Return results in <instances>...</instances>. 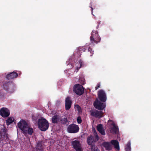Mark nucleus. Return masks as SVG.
<instances>
[{
	"mask_svg": "<svg viewBox=\"0 0 151 151\" xmlns=\"http://www.w3.org/2000/svg\"><path fill=\"white\" fill-rule=\"evenodd\" d=\"M77 120L78 124H81V123L82 120L80 116H79L77 117Z\"/></svg>",
	"mask_w": 151,
	"mask_h": 151,
	"instance_id": "nucleus-27",
	"label": "nucleus"
},
{
	"mask_svg": "<svg viewBox=\"0 0 151 151\" xmlns=\"http://www.w3.org/2000/svg\"><path fill=\"white\" fill-rule=\"evenodd\" d=\"M103 103L100 101L96 98L93 103V105L96 109L99 110H103L106 106L105 104Z\"/></svg>",
	"mask_w": 151,
	"mask_h": 151,
	"instance_id": "nucleus-6",
	"label": "nucleus"
},
{
	"mask_svg": "<svg viewBox=\"0 0 151 151\" xmlns=\"http://www.w3.org/2000/svg\"><path fill=\"white\" fill-rule=\"evenodd\" d=\"M35 149L36 151H43V149L42 141L38 142Z\"/></svg>",
	"mask_w": 151,
	"mask_h": 151,
	"instance_id": "nucleus-15",
	"label": "nucleus"
},
{
	"mask_svg": "<svg viewBox=\"0 0 151 151\" xmlns=\"http://www.w3.org/2000/svg\"><path fill=\"white\" fill-rule=\"evenodd\" d=\"M96 141V140L94 139L93 137L91 135L88 136L87 138V143L89 145H91V147L93 146H92V143L95 142Z\"/></svg>",
	"mask_w": 151,
	"mask_h": 151,
	"instance_id": "nucleus-14",
	"label": "nucleus"
},
{
	"mask_svg": "<svg viewBox=\"0 0 151 151\" xmlns=\"http://www.w3.org/2000/svg\"><path fill=\"white\" fill-rule=\"evenodd\" d=\"M111 143L114 146V148L118 150L119 149V143L118 141L116 140H112L111 142Z\"/></svg>",
	"mask_w": 151,
	"mask_h": 151,
	"instance_id": "nucleus-18",
	"label": "nucleus"
},
{
	"mask_svg": "<svg viewBox=\"0 0 151 151\" xmlns=\"http://www.w3.org/2000/svg\"><path fill=\"white\" fill-rule=\"evenodd\" d=\"M79 64H80V66L78 67H78H77V72L78 71V70L79 69H80L82 65H83V61L82 60H79Z\"/></svg>",
	"mask_w": 151,
	"mask_h": 151,
	"instance_id": "nucleus-26",
	"label": "nucleus"
},
{
	"mask_svg": "<svg viewBox=\"0 0 151 151\" xmlns=\"http://www.w3.org/2000/svg\"><path fill=\"white\" fill-rule=\"evenodd\" d=\"M130 143V142H128L126 145L125 148L126 151H131Z\"/></svg>",
	"mask_w": 151,
	"mask_h": 151,
	"instance_id": "nucleus-25",
	"label": "nucleus"
},
{
	"mask_svg": "<svg viewBox=\"0 0 151 151\" xmlns=\"http://www.w3.org/2000/svg\"><path fill=\"white\" fill-rule=\"evenodd\" d=\"M17 125L18 128L22 131L24 134H26L27 133L31 135L33 132L32 128L29 127L27 122L24 120H21L18 123Z\"/></svg>",
	"mask_w": 151,
	"mask_h": 151,
	"instance_id": "nucleus-1",
	"label": "nucleus"
},
{
	"mask_svg": "<svg viewBox=\"0 0 151 151\" xmlns=\"http://www.w3.org/2000/svg\"><path fill=\"white\" fill-rule=\"evenodd\" d=\"M68 122V120L67 118L66 117L61 118L60 119H59V122L61 124L68 125V123H67Z\"/></svg>",
	"mask_w": 151,
	"mask_h": 151,
	"instance_id": "nucleus-17",
	"label": "nucleus"
},
{
	"mask_svg": "<svg viewBox=\"0 0 151 151\" xmlns=\"http://www.w3.org/2000/svg\"><path fill=\"white\" fill-rule=\"evenodd\" d=\"M79 128L78 125L74 124L69 125L67 128V132L70 133H75L78 132Z\"/></svg>",
	"mask_w": 151,
	"mask_h": 151,
	"instance_id": "nucleus-5",
	"label": "nucleus"
},
{
	"mask_svg": "<svg viewBox=\"0 0 151 151\" xmlns=\"http://www.w3.org/2000/svg\"><path fill=\"white\" fill-rule=\"evenodd\" d=\"M108 123H109V124L111 125V124H112V123H113L114 124H115L114 122L112 120H110V119H109L108 121Z\"/></svg>",
	"mask_w": 151,
	"mask_h": 151,
	"instance_id": "nucleus-29",
	"label": "nucleus"
},
{
	"mask_svg": "<svg viewBox=\"0 0 151 151\" xmlns=\"http://www.w3.org/2000/svg\"><path fill=\"white\" fill-rule=\"evenodd\" d=\"M94 149H95V147H93V146H92L91 149V151H99V150H96V151L94 149Z\"/></svg>",
	"mask_w": 151,
	"mask_h": 151,
	"instance_id": "nucleus-30",
	"label": "nucleus"
},
{
	"mask_svg": "<svg viewBox=\"0 0 151 151\" xmlns=\"http://www.w3.org/2000/svg\"><path fill=\"white\" fill-rule=\"evenodd\" d=\"M91 13L92 14H93V7H91ZM93 15V14H92Z\"/></svg>",
	"mask_w": 151,
	"mask_h": 151,
	"instance_id": "nucleus-32",
	"label": "nucleus"
},
{
	"mask_svg": "<svg viewBox=\"0 0 151 151\" xmlns=\"http://www.w3.org/2000/svg\"><path fill=\"white\" fill-rule=\"evenodd\" d=\"M59 118L58 115H55L52 118V122L54 124H57L59 122Z\"/></svg>",
	"mask_w": 151,
	"mask_h": 151,
	"instance_id": "nucleus-19",
	"label": "nucleus"
},
{
	"mask_svg": "<svg viewBox=\"0 0 151 151\" xmlns=\"http://www.w3.org/2000/svg\"><path fill=\"white\" fill-rule=\"evenodd\" d=\"M72 102V101L71 100L70 97L68 96L65 100V107L66 110H68L70 108Z\"/></svg>",
	"mask_w": 151,
	"mask_h": 151,
	"instance_id": "nucleus-11",
	"label": "nucleus"
},
{
	"mask_svg": "<svg viewBox=\"0 0 151 151\" xmlns=\"http://www.w3.org/2000/svg\"><path fill=\"white\" fill-rule=\"evenodd\" d=\"M99 27V25H98V26L96 27V28L98 29Z\"/></svg>",
	"mask_w": 151,
	"mask_h": 151,
	"instance_id": "nucleus-34",
	"label": "nucleus"
},
{
	"mask_svg": "<svg viewBox=\"0 0 151 151\" xmlns=\"http://www.w3.org/2000/svg\"><path fill=\"white\" fill-rule=\"evenodd\" d=\"M100 87V85L99 83L98 84L96 87H95V90H97Z\"/></svg>",
	"mask_w": 151,
	"mask_h": 151,
	"instance_id": "nucleus-31",
	"label": "nucleus"
},
{
	"mask_svg": "<svg viewBox=\"0 0 151 151\" xmlns=\"http://www.w3.org/2000/svg\"><path fill=\"white\" fill-rule=\"evenodd\" d=\"M37 124L40 130L42 131L47 130L49 127V123L43 117L39 119Z\"/></svg>",
	"mask_w": 151,
	"mask_h": 151,
	"instance_id": "nucleus-2",
	"label": "nucleus"
},
{
	"mask_svg": "<svg viewBox=\"0 0 151 151\" xmlns=\"http://www.w3.org/2000/svg\"><path fill=\"white\" fill-rule=\"evenodd\" d=\"M98 97L100 101L105 102L106 100L107 97L105 91L102 90H100L98 92Z\"/></svg>",
	"mask_w": 151,
	"mask_h": 151,
	"instance_id": "nucleus-8",
	"label": "nucleus"
},
{
	"mask_svg": "<svg viewBox=\"0 0 151 151\" xmlns=\"http://www.w3.org/2000/svg\"><path fill=\"white\" fill-rule=\"evenodd\" d=\"M88 49V51L90 52L92 54H93L92 53V50L91 48H90L89 47H80L79 48V51H83V52H84L87 49Z\"/></svg>",
	"mask_w": 151,
	"mask_h": 151,
	"instance_id": "nucleus-22",
	"label": "nucleus"
},
{
	"mask_svg": "<svg viewBox=\"0 0 151 151\" xmlns=\"http://www.w3.org/2000/svg\"><path fill=\"white\" fill-rule=\"evenodd\" d=\"M79 82L82 85H83L85 83V80L84 78L83 77H80L78 80Z\"/></svg>",
	"mask_w": 151,
	"mask_h": 151,
	"instance_id": "nucleus-24",
	"label": "nucleus"
},
{
	"mask_svg": "<svg viewBox=\"0 0 151 151\" xmlns=\"http://www.w3.org/2000/svg\"><path fill=\"white\" fill-rule=\"evenodd\" d=\"M97 130L103 135H105V133L104 131L103 130V125L101 124L98 125L96 127Z\"/></svg>",
	"mask_w": 151,
	"mask_h": 151,
	"instance_id": "nucleus-16",
	"label": "nucleus"
},
{
	"mask_svg": "<svg viewBox=\"0 0 151 151\" xmlns=\"http://www.w3.org/2000/svg\"><path fill=\"white\" fill-rule=\"evenodd\" d=\"M17 76L18 73L14 71L7 74L6 76V78L8 80H10L15 78Z\"/></svg>",
	"mask_w": 151,
	"mask_h": 151,
	"instance_id": "nucleus-13",
	"label": "nucleus"
},
{
	"mask_svg": "<svg viewBox=\"0 0 151 151\" xmlns=\"http://www.w3.org/2000/svg\"><path fill=\"white\" fill-rule=\"evenodd\" d=\"M111 125L113 126V127L111 128L112 132L116 134L119 131V129L118 126L115 125V124H114L113 123L111 124Z\"/></svg>",
	"mask_w": 151,
	"mask_h": 151,
	"instance_id": "nucleus-21",
	"label": "nucleus"
},
{
	"mask_svg": "<svg viewBox=\"0 0 151 151\" xmlns=\"http://www.w3.org/2000/svg\"><path fill=\"white\" fill-rule=\"evenodd\" d=\"M9 111L6 108L3 107L0 109V115L3 117H6L10 115Z\"/></svg>",
	"mask_w": 151,
	"mask_h": 151,
	"instance_id": "nucleus-10",
	"label": "nucleus"
},
{
	"mask_svg": "<svg viewBox=\"0 0 151 151\" xmlns=\"http://www.w3.org/2000/svg\"><path fill=\"white\" fill-rule=\"evenodd\" d=\"M14 85L10 82L8 81L4 83V88L6 91L10 93H12L14 91Z\"/></svg>",
	"mask_w": 151,
	"mask_h": 151,
	"instance_id": "nucleus-9",
	"label": "nucleus"
},
{
	"mask_svg": "<svg viewBox=\"0 0 151 151\" xmlns=\"http://www.w3.org/2000/svg\"><path fill=\"white\" fill-rule=\"evenodd\" d=\"M103 145L106 149L110 150L111 149V147L110 143L108 142H105L103 143Z\"/></svg>",
	"mask_w": 151,
	"mask_h": 151,
	"instance_id": "nucleus-20",
	"label": "nucleus"
},
{
	"mask_svg": "<svg viewBox=\"0 0 151 151\" xmlns=\"http://www.w3.org/2000/svg\"><path fill=\"white\" fill-rule=\"evenodd\" d=\"M72 145L76 151H82V145L78 140H76L72 142Z\"/></svg>",
	"mask_w": 151,
	"mask_h": 151,
	"instance_id": "nucleus-7",
	"label": "nucleus"
},
{
	"mask_svg": "<svg viewBox=\"0 0 151 151\" xmlns=\"http://www.w3.org/2000/svg\"><path fill=\"white\" fill-rule=\"evenodd\" d=\"M101 38L99 36L97 31L94 32L92 31L91 33V36L90 37V40L91 43L93 44H97L100 42Z\"/></svg>",
	"mask_w": 151,
	"mask_h": 151,
	"instance_id": "nucleus-3",
	"label": "nucleus"
},
{
	"mask_svg": "<svg viewBox=\"0 0 151 151\" xmlns=\"http://www.w3.org/2000/svg\"><path fill=\"white\" fill-rule=\"evenodd\" d=\"M91 114L96 118H100L102 117L103 116V113L101 111H99L96 110L95 111H92L91 112Z\"/></svg>",
	"mask_w": 151,
	"mask_h": 151,
	"instance_id": "nucleus-12",
	"label": "nucleus"
},
{
	"mask_svg": "<svg viewBox=\"0 0 151 151\" xmlns=\"http://www.w3.org/2000/svg\"><path fill=\"white\" fill-rule=\"evenodd\" d=\"M95 137H96V138L97 139V140H98V139H99L98 136L97 135H96V136Z\"/></svg>",
	"mask_w": 151,
	"mask_h": 151,
	"instance_id": "nucleus-33",
	"label": "nucleus"
},
{
	"mask_svg": "<svg viewBox=\"0 0 151 151\" xmlns=\"http://www.w3.org/2000/svg\"><path fill=\"white\" fill-rule=\"evenodd\" d=\"M14 120V118L12 117H9L6 121V124L9 125L12 123Z\"/></svg>",
	"mask_w": 151,
	"mask_h": 151,
	"instance_id": "nucleus-23",
	"label": "nucleus"
},
{
	"mask_svg": "<svg viewBox=\"0 0 151 151\" xmlns=\"http://www.w3.org/2000/svg\"><path fill=\"white\" fill-rule=\"evenodd\" d=\"M75 107L76 108L77 110L78 111H80L81 110V107L78 105H76L75 106Z\"/></svg>",
	"mask_w": 151,
	"mask_h": 151,
	"instance_id": "nucleus-28",
	"label": "nucleus"
},
{
	"mask_svg": "<svg viewBox=\"0 0 151 151\" xmlns=\"http://www.w3.org/2000/svg\"><path fill=\"white\" fill-rule=\"evenodd\" d=\"M73 89L74 92L78 96L82 95L84 92V88L79 84H75L74 86Z\"/></svg>",
	"mask_w": 151,
	"mask_h": 151,
	"instance_id": "nucleus-4",
	"label": "nucleus"
}]
</instances>
